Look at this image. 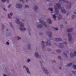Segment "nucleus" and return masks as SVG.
Masks as SVG:
<instances>
[{
  "instance_id": "3",
  "label": "nucleus",
  "mask_w": 76,
  "mask_h": 76,
  "mask_svg": "<svg viewBox=\"0 0 76 76\" xmlns=\"http://www.w3.org/2000/svg\"><path fill=\"white\" fill-rule=\"evenodd\" d=\"M68 37L69 38V42H70L72 39V35L70 33H69L68 34Z\"/></svg>"
},
{
  "instance_id": "20",
  "label": "nucleus",
  "mask_w": 76,
  "mask_h": 76,
  "mask_svg": "<svg viewBox=\"0 0 76 76\" xmlns=\"http://www.w3.org/2000/svg\"><path fill=\"white\" fill-rule=\"evenodd\" d=\"M26 70H27L28 73H29V74H30V71H29V69L28 68H26Z\"/></svg>"
},
{
  "instance_id": "40",
  "label": "nucleus",
  "mask_w": 76,
  "mask_h": 76,
  "mask_svg": "<svg viewBox=\"0 0 76 76\" xmlns=\"http://www.w3.org/2000/svg\"><path fill=\"white\" fill-rule=\"evenodd\" d=\"M10 6H11V5H10L8 7V8H10Z\"/></svg>"
},
{
  "instance_id": "36",
  "label": "nucleus",
  "mask_w": 76,
  "mask_h": 76,
  "mask_svg": "<svg viewBox=\"0 0 76 76\" xmlns=\"http://www.w3.org/2000/svg\"><path fill=\"white\" fill-rule=\"evenodd\" d=\"M17 38H18V40H19V39H21V38L19 37H18Z\"/></svg>"
},
{
  "instance_id": "47",
  "label": "nucleus",
  "mask_w": 76,
  "mask_h": 76,
  "mask_svg": "<svg viewBox=\"0 0 76 76\" xmlns=\"http://www.w3.org/2000/svg\"><path fill=\"white\" fill-rule=\"evenodd\" d=\"M8 30H9V29H7V31H8Z\"/></svg>"
},
{
  "instance_id": "16",
  "label": "nucleus",
  "mask_w": 76,
  "mask_h": 76,
  "mask_svg": "<svg viewBox=\"0 0 76 76\" xmlns=\"http://www.w3.org/2000/svg\"><path fill=\"white\" fill-rule=\"evenodd\" d=\"M20 31H26V28H20Z\"/></svg>"
},
{
  "instance_id": "43",
  "label": "nucleus",
  "mask_w": 76,
  "mask_h": 76,
  "mask_svg": "<svg viewBox=\"0 0 76 76\" xmlns=\"http://www.w3.org/2000/svg\"><path fill=\"white\" fill-rule=\"evenodd\" d=\"M48 51H51V49H49L48 50Z\"/></svg>"
},
{
  "instance_id": "38",
  "label": "nucleus",
  "mask_w": 76,
  "mask_h": 76,
  "mask_svg": "<svg viewBox=\"0 0 76 76\" xmlns=\"http://www.w3.org/2000/svg\"><path fill=\"white\" fill-rule=\"evenodd\" d=\"M6 44H7V45H9V42H6Z\"/></svg>"
},
{
  "instance_id": "44",
  "label": "nucleus",
  "mask_w": 76,
  "mask_h": 76,
  "mask_svg": "<svg viewBox=\"0 0 76 76\" xmlns=\"http://www.w3.org/2000/svg\"><path fill=\"white\" fill-rule=\"evenodd\" d=\"M67 42H65V45H66V44H67Z\"/></svg>"
},
{
  "instance_id": "4",
  "label": "nucleus",
  "mask_w": 76,
  "mask_h": 76,
  "mask_svg": "<svg viewBox=\"0 0 76 76\" xmlns=\"http://www.w3.org/2000/svg\"><path fill=\"white\" fill-rule=\"evenodd\" d=\"M15 7L16 8H17L18 9H20V8L22 7V5L20 4H18L16 5Z\"/></svg>"
},
{
  "instance_id": "34",
  "label": "nucleus",
  "mask_w": 76,
  "mask_h": 76,
  "mask_svg": "<svg viewBox=\"0 0 76 76\" xmlns=\"http://www.w3.org/2000/svg\"><path fill=\"white\" fill-rule=\"evenodd\" d=\"M72 73H73L74 74H75V73H76V71H72Z\"/></svg>"
},
{
  "instance_id": "48",
  "label": "nucleus",
  "mask_w": 76,
  "mask_h": 76,
  "mask_svg": "<svg viewBox=\"0 0 76 76\" xmlns=\"http://www.w3.org/2000/svg\"><path fill=\"white\" fill-rule=\"evenodd\" d=\"M59 69H61V68L60 67V68H59Z\"/></svg>"
},
{
  "instance_id": "17",
  "label": "nucleus",
  "mask_w": 76,
  "mask_h": 76,
  "mask_svg": "<svg viewBox=\"0 0 76 76\" xmlns=\"http://www.w3.org/2000/svg\"><path fill=\"white\" fill-rule=\"evenodd\" d=\"M73 28L69 29L67 30V31L68 32H72V31H73Z\"/></svg>"
},
{
  "instance_id": "19",
  "label": "nucleus",
  "mask_w": 76,
  "mask_h": 76,
  "mask_svg": "<svg viewBox=\"0 0 76 76\" xmlns=\"http://www.w3.org/2000/svg\"><path fill=\"white\" fill-rule=\"evenodd\" d=\"M49 37H52V33L50 32H49Z\"/></svg>"
},
{
  "instance_id": "1",
  "label": "nucleus",
  "mask_w": 76,
  "mask_h": 76,
  "mask_svg": "<svg viewBox=\"0 0 76 76\" xmlns=\"http://www.w3.org/2000/svg\"><path fill=\"white\" fill-rule=\"evenodd\" d=\"M16 19H17V20L15 21V22L17 23V24H20V26H21V28H23V27H24L23 23H22L21 22H19V18H16Z\"/></svg>"
},
{
  "instance_id": "39",
  "label": "nucleus",
  "mask_w": 76,
  "mask_h": 76,
  "mask_svg": "<svg viewBox=\"0 0 76 76\" xmlns=\"http://www.w3.org/2000/svg\"><path fill=\"white\" fill-rule=\"evenodd\" d=\"M58 58H59V59H60V58H61V56H58Z\"/></svg>"
},
{
  "instance_id": "28",
  "label": "nucleus",
  "mask_w": 76,
  "mask_h": 76,
  "mask_svg": "<svg viewBox=\"0 0 76 76\" xmlns=\"http://www.w3.org/2000/svg\"><path fill=\"white\" fill-rule=\"evenodd\" d=\"M73 67L74 69H76V65H73Z\"/></svg>"
},
{
  "instance_id": "35",
  "label": "nucleus",
  "mask_w": 76,
  "mask_h": 76,
  "mask_svg": "<svg viewBox=\"0 0 76 76\" xmlns=\"http://www.w3.org/2000/svg\"><path fill=\"white\" fill-rule=\"evenodd\" d=\"M25 8H27V7H29L28 5H25Z\"/></svg>"
},
{
  "instance_id": "23",
  "label": "nucleus",
  "mask_w": 76,
  "mask_h": 76,
  "mask_svg": "<svg viewBox=\"0 0 76 76\" xmlns=\"http://www.w3.org/2000/svg\"><path fill=\"white\" fill-rule=\"evenodd\" d=\"M53 19H54V20H56V15L54 14L53 15Z\"/></svg>"
},
{
  "instance_id": "7",
  "label": "nucleus",
  "mask_w": 76,
  "mask_h": 76,
  "mask_svg": "<svg viewBox=\"0 0 76 76\" xmlns=\"http://www.w3.org/2000/svg\"><path fill=\"white\" fill-rule=\"evenodd\" d=\"M61 12L64 13H66V11L64 10V8L63 7H62L61 9Z\"/></svg>"
},
{
  "instance_id": "26",
  "label": "nucleus",
  "mask_w": 76,
  "mask_h": 76,
  "mask_svg": "<svg viewBox=\"0 0 76 76\" xmlns=\"http://www.w3.org/2000/svg\"><path fill=\"white\" fill-rule=\"evenodd\" d=\"M34 9H38V7L37 6H35L34 7Z\"/></svg>"
},
{
  "instance_id": "45",
  "label": "nucleus",
  "mask_w": 76,
  "mask_h": 76,
  "mask_svg": "<svg viewBox=\"0 0 76 76\" xmlns=\"http://www.w3.org/2000/svg\"><path fill=\"white\" fill-rule=\"evenodd\" d=\"M23 67L24 68H25L26 67V66H23Z\"/></svg>"
},
{
  "instance_id": "37",
  "label": "nucleus",
  "mask_w": 76,
  "mask_h": 76,
  "mask_svg": "<svg viewBox=\"0 0 76 76\" xmlns=\"http://www.w3.org/2000/svg\"><path fill=\"white\" fill-rule=\"evenodd\" d=\"M55 29L56 31H58V27H56L55 28Z\"/></svg>"
},
{
  "instance_id": "12",
  "label": "nucleus",
  "mask_w": 76,
  "mask_h": 76,
  "mask_svg": "<svg viewBox=\"0 0 76 76\" xmlns=\"http://www.w3.org/2000/svg\"><path fill=\"white\" fill-rule=\"evenodd\" d=\"M55 9L56 10V14H58V9H57V8L56 7V5L55 6Z\"/></svg>"
},
{
  "instance_id": "6",
  "label": "nucleus",
  "mask_w": 76,
  "mask_h": 76,
  "mask_svg": "<svg viewBox=\"0 0 76 76\" xmlns=\"http://www.w3.org/2000/svg\"><path fill=\"white\" fill-rule=\"evenodd\" d=\"M62 1H64L65 3H68L70 5L69 6V7H68V8H69V9H70V8H71V4H72V3H71L68 2V1H67V0H62Z\"/></svg>"
},
{
  "instance_id": "9",
  "label": "nucleus",
  "mask_w": 76,
  "mask_h": 76,
  "mask_svg": "<svg viewBox=\"0 0 76 76\" xmlns=\"http://www.w3.org/2000/svg\"><path fill=\"white\" fill-rule=\"evenodd\" d=\"M56 5L57 6L58 8L59 9H60V8H61V4L57 3L56 4Z\"/></svg>"
},
{
  "instance_id": "32",
  "label": "nucleus",
  "mask_w": 76,
  "mask_h": 76,
  "mask_svg": "<svg viewBox=\"0 0 76 76\" xmlns=\"http://www.w3.org/2000/svg\"><path fill=\"white\" fill-rule=\"evenodd\" d=\"M28 47L30 49V50L31 49L30 48V47H31V45L28 44Z\"/></svg>"
},
{
  "instance_id": "2",
  "label": "nucleus",
  "mask_w": 76,
  "mask_h": 76,
  "mask_svg": "<svg viewBox=\"0 0 76 76\" xmlns=\"http://www.w3.org/2000/svg\"><path fill=\"white\" fill-rule=\"evenodd\" d=\"M41 68H42V69L44 70V72L46 74L48 75L49 73V72L48 70H47V69H45L44 67V66H42L41 65Z\"/></svg>"
},
{
  "instance_id": "54",
  "label": "nucleus",
  "mask_w": 76,
  "mask_h": 76,
  "mask_svg": "<svg viewBox=\"0 0 76 76\" xmlns=\"http://www.w3.org/2000/svg\"><path fill=\"white\" fill-rule=\"evenodd\" d=\"M63 44V43H61V44Z\"/></svg>"
},
{
  "instance_id": "33",
  "label": "nucleus",
  "mask_w": 76,
  "mask_h": 76,
  "mask_svg": "<svg viewBox=\"0 0 76 76\" xmlns=\"http://www.w3.org/2000/svg\"><path fill=\"white\" fill-rule=\"evenodd\" d=\"M63 54L64 55V56H66V57H67V54H66V53H64Z\"/></svg>"
},
{
  "instance_id": "55",
  "label": "nucleus",
  "mask_w": 76,
  "mask_h": 76,
  "mask_svg": "<svg viewBox=\"0 0 76 76\" xmlns=\"http://www.w3.org/2000/svg\"><path fill=\"white\" fill-rule=\"evenodd\" d=\"M67 15H68V13H67Z\"/></svg>"
},
{
  "instance_id": "14",
  "label": "nucleus",
  "mask_w": 76,
  "mask_h": 76,
  "mask_svg": "<svg viewBox=\"0 0 76 76\" xmlns=\"http://www.w3.org/2000/svg\"><path fill=\"white\" fill-rule=\"evenodd\" d=\"M37 26L38 28H41L43 27V26L42 24H39Z\"/></svg>"
},
{
  "instance_id": "5",
  "label": "nucleus",
  "mask_w": 76,
  "mask_h": 76,
  "mask_svg": "<svg viewBox=\"0 0 76 76\" xmlns=\"http://www.w3.org/2000/svg\"><path fill=\"white\" fill-rule=\"evenodd\" d=\"M39 22L41 23H42V24H43L45 26L47 27V24H46V23L44 22L43 20H39Z\"/></svg>"
},
{
  "instance_id": "53",
  "label": "nucleus",
  "mask_w": 76,
  "mask_h": 76,
  "mask_svg": "<svg viewBox=\"0 0 76 76\" xmlns=\"http://www.w3.org/2000/svg\"><path fill=\"white\" fill-rule=\"evenodd\" d=\"M47 0V1H49V0Z\"/></svg>"
},
{
  "instance_id": "10",
  "label": "nucleus",
  "mask_w": 76,
  "mask_h": 76,
  "mask_svg": "<svg viewBox=\"0 0 76 76\" xmlns=\"http://www.w3.org/2000/svg\"><path fill=\"white\" fill-rule=\"evenodd\" d=\"M35 57H37V58H38V57H41V56H39V55L38 53L37 52H36L35 53Z\"/></svg>"
},
{
  "instance_id": "30",
  "label": "nucleus",
  "mask_w": 76,
  "mask_h": 76,
  "mask_svg": "<svg viewBox=\"0 0 76 76\" xmlns=\"http://www.w3.org/2000/svg\"><path fill=\"white\" fill-rule=\"evenodd\" d=\"M10 24L12 28H13V26L12 25V23L11 22H10Z\"/></svg>"
},
{
  "instance_id": "15",
  "label": "nucleus",
  "mask_w": 76,
  "mask_h": 76,
  "mask_svg": "<svg viewBox=\"0 0 76 76\" xmlns=\"http://www.w3.org/2000/svg\"><path fill=\"white\" fill-rule=\"evenodd\" d=\"M62 40V39L61 38H56L55 39L56 41H61Z\"/></svg>"
},
{
  "instance_id": "11",
  "label": "nucleus",
  "mask_w": 76,
  "mask_h": 76,
  "mask_svg": "<svg viewBox=\"0 0 76 76\" xmlns=\"http://www.w3.org/2000/svg\"><path fill=\"white\" fill-rule=\"evenodd\" d=\"M10 15L11 16H12V15H13V13H12V12H11L10 14H8V18L9 19H11L12 18V17H10Z\"/></svg>"
},
{
  "instance_id": "21",
  "label": "nucleus",
  "mask_w": 76,
  "mask_h": 76,
  "mask_svg": "<svg viewBox=\"0 0 76 76\" xmlns=\"http://www.w3.org/2000/svg\"><path fill=\"white\" fill-rule=\"evenodd\" d=\"M73 63H71L70 64H67V66L68 67H70V66H71L72 65Z\"/></svg>"
},
{
  "instance_id": "49",
  "label": "nucleus",
  "mask_w": 76,
  "mask_h": 76,
  "mask_svg": "<svg viewBox=\"0 0 76 76\" xmlns=\"http://www.w3.org/2000/svg\"><path fill=\"white\" fill-rule=\"evenodd\" d=\"M29 34L30 35H31V33H29Z\"/></svg>"
},
{
  "instance_id": "41",
  "label": "nucleus",
  "mask_w": 76,
  "mask_h": 76,
  "mask_svg": "<svg viewBox=\"0 0 76 76\" xmlns=\"http://www.w3.org/2000/svg\"><path fill=\"white\" fill-rule=\"evenodd\" d=\"M42 43L43 44H44V41H42Z\"/></svg>"
},
{
  "instance_id": "8",
  "label": "nucleus",
  "mask_w": 76,
  "mask_h": 76,
  "mask_svg": "<svg viewBox=\"0 0 76 76\" xmlns=\"http://www.w3.org/2000/svg\"><path fill=\"white\" fill-rule=\"evenodd\" d=\"M74 54H75V55H74V54L73 53H70V56L71 57H74L75 56H76V51L74 52Z\"/></svg>"
},
{
  "instance_id": "31",
  "label": "nucleus",
  "mask_w": 76,
  "mask_h": 76,
  "mask_svg": "<svg viewBox=\"0 0 76 76\" xmlns=\"http://www.w3.org/2000/svg\"><path fill=\"white\" fill-rule=\"evenodd\" d=\"M27 61L28 63L30 61H31V59H28L27 60Z\"/></svg>"
},
{
  "instance_id": "29",
  "label": "nucleus",
  "mask_w": 76,
  "mask_h": 76,
  "mask_svg": "<svg viewBox=\"0 0 76 76\" xmlns=\"http://www.w3.org/2000/svg\"><path fill=\"white\" fill-rule=\"evenodd\" d=\"M48 10H50L51 12H52L53 11V9L52 8H48Z\"/></svg>"
},
{
  "instance_id": "42",
  "label": "nucleus",
  "mask_w": 76,
  "mask_h": 76,
  "mask_svg": "<svg viewBox=\"0 0 76 76\" xmlns=\"http://www.w3.org/2000/svg\"><path fill=\"white\" fill-rule=\"evenodd\" d=\"M4 28V25H2V28Z\"/></svg>"
},
{
  "instance_id": "24",
  "label": "nucleus",
  "mask_w": 76,
  "mask_h": 76,
  "mask_svg": "<svg viewBox=\"0 0 76 76\" xmlns=\"http://www.w3.org/2000/svg\"><path fill=\"white\" fill-rule=\"evenodd\" d=\"M72 19H75L76 18V15H72Z\"/></svg>"
},
{
  "instance_id": "52",
  "label": "nucleus",
  "mask_w": 76,
  "mask_h": 76,
  "mask_svg": "<svg viewBox=\"0 0 76 76\" xmlns=\"http://www.w3.org/2000/svg\"><path fill=\"white\" fill-rule=\"evenodd\" d=\"M65 23H67V22H65Z\"/></svg>"
},
{
  "instance_id": "13",
  "label": "nucleus",
  "mask_w": 76,
  "mask_h": 76,
  "mask_svg": "<svg viewBox=\"0 0 76 76\" xmlns=\"http://www.w3.org/2000/svg\"><path fill=\"white\" fill-rule=\"evenodd\" d=\"M48 23H49L50 24H51L52 23H53V21L51 20L50 19H48Z\"/></svg>"
},
{
  "instance_id": "18",
  "label": "nucleus",
  "mask_w": 76,
  "mask_h": 76,
  "mask_svg": "<svg viewBox=\"0 0 76 76\" xmlns=\"http://www.w3.org/2000/svg\"><path fill=\"white\" fill-rule=\"evenodd\" d=\"M46 43L48 44V45H49V46H50L51 45V43H50V42L49 40H48Z\"/></svg>"
},
{
  "instance_id": "46",
  "label": "nucleus",
  "mask_w": 76,
  "mask_h": 76,
  "mask_svg": "<svg viewBox=\"0 0 76 76\" xmlns=\"http://www.w3.org/2000/svg\"><path fill=\"white\" fill-rule=\"evenodd\" d=\"M3 10H6L5 9V8H4V9H3Z\"/></svg>"
},
{
  "instance_id": "27",
  "label": "nucleus",
  "mask_w": 76,
  "mask_h": 76,
  "mask_svg": "<svg viewBox=\"0 0 76 76\" xmlns=\"http://www.w3.org/2000/svg\"><path fill=\"white\" fill-rule=\"evenodd\" d=\"M56 51L57 53H59L61 52V50H56Z\"/></svg>"
},
{
  "instance_id": "25",
  "label": "nucleus",
  "mask_w": 76,
  "mask_h": 76,
  "mask_svg": "<svg viewBox=\"0 0 76 76\" xmlns=\"http://www.w3.org/2000/svg\"><path fill=\"white\" fill-rule=\"evenodd\" d=\"M62 17H61V15H59V17H58V19H61Z\"/></svg>"
},
{
  "instance_id": "50",
  "label": "nucleus",
  "mask_w": 76,
  "mask_h": 76,
  "mask_svg": "<svg viewBox=\"0 0 76 76\" xmlns=\"http://www.w3.org/2000/svg\"><path fill=\"white\" fill-rule=\"evenodd\" d=\"M26 1L27 2V1H28V0H26Z\"/></svg>"
},
{
  "instance_id": "51",
  "label": "nucleus",
  "mask_w": 76,
  "mask_h": 76,
  "mask_svg": "<svg viewBox=\"0 0 76 76\" xmlns=\"http://www.w3.org/2000/svg\"><path fill=\"white\" fill-rule=\"evenodd\" d=\"M21 1H23V0H21Z\"/></svg>"
},
{
  "instance_id": "22",
  "label": "nucleus",
  "mask_w": 76,
  "mask_h": 76,
  "mask_svg": "<svg viewBox=\"0 0 76 76\" xmlns=\"http://www.w3.org/2000/svg\"><path fill=\"white\" fill-rule=\"evenodd\" d=\"M6 1H7V3H8V2H9V0H2V2L4 3Z\"/></svg>"
}]
</instances>
